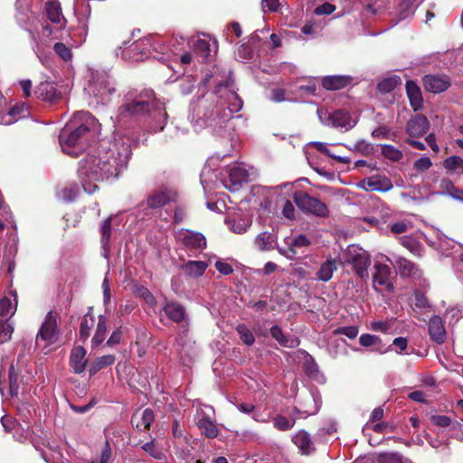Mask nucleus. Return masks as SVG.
<instances>
[{
    "mask_svg": "<svg viewBox=\"0 0 463 463\" xmlns=\"http://www.w3.org/2000/svg\"><path fill=\"white\" fill-rule=\"evenodd\" d=\"M358 333L359 329L356 326H341L334 330V335H344L349 339H354L358 335Z\"/></svg>",
    "mask_w": 463,
    "mask_h": 463,
    "instance_id": "52",
    "label": "nucleus"
},
{
    "mask_svg": "<svg viewBox=\"0 0 463 463\" xmlns=\"http://www.w3.org/2000/svg\"><path fill=\"white\" fill-rule=\"evenodd\" d=\"M398 83V80L396 78H388L381 80L378 83V90L382 92H391L393 90Z\"/></svg>",
    "mask_w": 463,
    "mask_h": 463,
    "instance_id": "55",
    "label": "nucleus"
},
{
    "mask_svg": "<svg viewBox=\"0 0 463 463\" xmlns=\"http://www.w3.org/2000/svg\"><path fill=\"white\" fill-rule=\"evenodd\" d=\"M92 307H90L88 313L83 317L80 326V336L82 339H87L94 325V317L92 315Z\"/></svg>",
    "mask_w": 463,
    "mask_h": 463,
    "instance_id": "34",
    "label": "nucleus"
},
{
    "mask_svg": "<svg viewBox=\"0 0 463 463\" xmlns=\"http://www.w3.org/2000/svg\"><path fill=\"white\" fill-rule=\"evenodd\" d=\"M318 402L313 395H308L300 407H294V413L298 418H307L316 414L319 410Z\"/></svg>",
    "mask_w": 463,
    "mask_h": 463,
    "instance_id": "21",
    "label": "nucleus"
},
{
    "mask_svg": "<svg viewBox=\"0 0 463 463\" xmlns=\"http://www.w3.org/2000/svg\"><path fill=\"white\" fill-rule=\"evenodd\" d=\"M429 333L430 338L437 344H442L446 340V330L442 319L435 316L430 320Z\"/></svg>",
    "mask_w": 463,
    "mask_h": 463,
    "instance_id": "20",
    "label": "nucleus"
},
{
    "mask_svg": "<svg viewBox=\"0 0 463 463\" xmlns=\"http://www.w3.org/2000/svg\"><path fill=\"white\" fill-rule=\"evenodd\" d=\"M58 314L54 311H49L43 322L37 335L36 345L47 347L54 344L59 338V329L57 325Z\"/></svg>",
    "mask_w": 463,
    "mask_h": 463,
    "instance_id": "6",
    "label": "nucleus"
},
{
    "mask_svg": "<svg viewBox=\"0 0 463 463\" xmlns=\"http://www.w3.org/2000/svg\"><path fill=\"white\" fill-rule=\"evenodd\" d=\"M429 121L426 117L417 114L407 123L406 131L410 137H419L429 130Z\"/></svg>",
    "mask_w": 463,
    "mask_h": 463,
    "instance_id": "16",
    "label": "nucleus"
},
{
    "mask_svg": "<svg viewBox=\"0 0 463 463\" xmlns=\"http://www.w3.org/2000/svg\"><path fill=\"white\" fill-rule=\"evenodd\" d=\"M119 116H141L148 113L150 128L153 131L163 130L166 123L167 114L164 104L156 101L154 92L146 90L132 100H128L119 108Z\"/></svg>",
    "mask_w": 463,
    "mask_h": 463,
    "instance_id": "3",
    "label": "nucleus"
},
{
    "mask_svg": "<svg viewBox=\"0 0 463 463\" xmlns=\"http://www.w3.org/2000/svg\"><path fill=\"white\" fill-rule=\"evenodd\" d=\"M142 449L156 459L162 460L165 458L163 449L154 440L142 445Z\"/></svg>",
    "mask_w": 463,
    "mask_h": 463,
    "instance_id": "40",
    "label": "nucleus"
},
{
    "mask_svg": "<svg viewBox=\"0 0 463 463\" xmlns=\"http://www.w3.org/2000/svg\"><path fill=\"white\" fill-rule=\"evenodd\" d=\"M356 123V118H352L348 112L341 109L328 114L325 121L326 125L344 128L345 131L353 128Z\"/></svg>",
    "mask_w": 463,
    "mask_h": 463,
    "instance_id": "13",
    "label": "nucleus"
},
{
    "mask_svg": "<svg viewBox=\"0 0 463 463\" xmlns=\"http://www.w3.org/2000/svg\"><path fill=\"white\" fill-rule=\"evenodd\" d=\"M430 420L434 425L440 428L449 427L453 423L452 419L445 415H433L430 417Z\"/></svg>",
    "mask_w": 463,
    "mask_h": 463,
    "instance_id": "57",
    "label": "nucleus"
},
{
    "mask_svg": "<svg viewBox=\"0 0 463 463\" xmlns=\"http://www.w3.org/2000/svg\"><path fill=\"white\" fill-rule=\"evenodd\" d=\"M351 81L348 76L334 75L326 76L322 80V85L328 90H337L347 86Z\"/></svg>",
    "mask_w": 463,
    "mask_h": 463,
    "instance_id": "26",
    "label": "nucleus"
},
{
    "mask_svg": "<svg viewBox=\"0 0 463 463\" xmlns=\"http://www.w3.org/2000/svg\"><path fill=\"white\" fill-rule=\"evenodd\" d=\"M30 33L36 43L37 49L41 50L43 45H47L49 43L52 34V29L49 24H43L41 33H39L37 35H35L34 33L31 31Z\"/></svg>",
    "mask_w": 463,
    "mask_h": 463,
    "instance_id": "33",
    "label": "nucleus"
},
{
    "mask_svg": "<svg viewBox=\"0 0 463 463\" xmlns=\"http://www.w3.org/2000/svg\"><path fill=\"white\" fill-rule=\"evenodd\" d=\"M13 332L14 328L8 321L0 319V343L10 340Z\"/></svg>",
    "mask_w": 463,
    "mask_h": 463,
    "instance_id": "50",
    "label": "nucleus"
},
{
    "mask_svg": "<svg viewBox=\"0 0 463 463\" xmlns=\"http://www.w3.org/2000/svg\"><path fill=\"white\" fill-rule=\"evenodd\" d=\"M270 237V234L268 232L260 233L255 239L256 246L261 250L269 248L271 244Z\"/></svg>",
    "mask_w": 463,
    "mask_h": 463,
    "instance_id": "56",
    "label": "nucleus"
},
{
    "mask_svg": "<svg viewBox=\"0 0 463 463\" xmlns=\"http://www.w3.org/2000/svg\"><path fill=\"white\" fill-rule=\"evenodd\" d=\"M215 268L220 273L223 275H229L233 271V269L230 264L221 260H217L215 262Z\"/></svg>",
    "mask_w": 463,
    "mask_h": 463,
    "instance_id": "64",
    "label": "nucleus"
},
{
    "mask_svg": "<svg viewBox=\"0 0 463 463\" xmlns=\"http://www.w3.org/2000/svg\"><path fill=\"white\" fill-rule=\"evenodd\" d=\"M310 245V241L308 238L304 234H299L297 237H295L291 241L292 247H307Z\"/></svg>",
    "mask_w": 463,
    "mask_h": 463,
    "instance_id": "61",
    "label": "nucleus"
},
{
    "mask_svg": "<svg viewBox=\"0 0 463 463\" xmlns=\"http://www.w3.org/2000/svg\"><path fill=\"white\" fill-rule=\"evenodd\" d=\"M129 156L128 146L123 145L117 156L114 150L110 149L98 157L89 156L81 160L79 167V176L81 179L83 189L91 194L97 188L96 184H90L91 182L117 177L127 165Z\"/></svg>",
    "mask_w": 463,
    "mask_h": 463,
    "instance_id": "1",
    "label": "nucleus"
},
{
    "mask_svg": "<svg viewBox=\"0 0 463 463\" xmlns=\"http://www.w3.org/2000/svg\"><path fill=\"white\" fill-rule=\"evenodd\" d=\"M113 78L105 71H96L90 73L85 91L97 99V102L105 103L109 96L115 92Z\"/></svg>",
    "mask_w": 463,
    "mask_h": 463,
    "instance_id": "5",
    "label": "nucleus"
},
{
    "mask_svg": "<svg viewBox=\"0 0 463 463\" xmlns=\"http://www.w3.org/2000/svg\"><path fill=\"white\" fill-rule=\"evenodd\" d=\"M385 259L395 267L398 273L402 277L420 279L422 276L421 270L415 263L402 256L392 254V259L387 256H385Z\"/></svg>",
    "mask_w": 463,
    "mask_h": 463,
    "instance_id": "11",
    "label": "nucleus"
},
{
    "mask_svg": "<svg viewBox=\"0 0 463 463\" xmlns=\"http://www.w3.org/2000/svg\"><path fill=\"white\" fill-rule=\"evenodd\" d=\"M88 359L86 358V350L82 346H75L71 350L70 357V364L75 373H81L84 372Z\"/></svg>",
    "mask_w": 463,
    "mask_h": 463,
    "instance_id": "18",
    "label": "nucleus"
},
{
    "mask_svg": "<svg viewBox=\"0 0 463 463\" xmlns=\"http://www.w3.org/2000/svg\"><path fill=\"white\" fill-rule=\"evenodd\" d=\"M136 420L137 428L140 430H145L149 429L151 424L154 421V412L151 409H146L142 412V415L140 418H137V416L133 419L132 421Z\"/></svg>",
    "mask_w": 463,
    "mask_h": 463,
    "instance_id": "36",
    "label": "nucleus"
},
{
    "mask_svg": "<svg viewBox=\"0 0 463 463\" xmlns=\"http://www.w3.org/2000/svg\"><path fill=\"white\" fill-rule=\"evenodd\" d=\"M115 363V356L112 354H106L100 357H98L93 364L90 365V374H95L99 370L111 365Z\"/></svg>",
    "mask_w": 463,
    "mask_h": 463,
    "instance_id": "38",
    "label": "nucleus"
},
{
    "mask_svg": "<svg viewBox=\"0 0 463 463\" xmlns=\"http://www.w3.org/2000/svg\"><path fill=\"white\" fill-rule=\"evenodd\" d=\"M165 316L174 322L180 323L184 319L185 311L182 305L176 302H168L164 307Z\"/></svg>",
    "mask_w": 463,
    "mask_h": 463,
    "instance_id": "29",
    "label": "nucleus"
},
{
    "mask_svg": "<svg viewBox=\"0 0 463 463\" xmlns=\"http://www.w3.org/2000/svg\"><path fill=\"white\" fill-rule=\"evenodd\" d=\"M443 166L449 172L463 174V158L451 156L443 161Z\"/></svg>",
    "mask_w": 463,
    "mask_h": 463,
    "instance_id": "39",
    "label": "nucleus"
},
{
    "mask_svg": "<svg viewBox=\"0 0 463 463\" xmlns=\"http://www.w3.org/2000/svg\"><path fill=\"white\" fill-rule=\"evenodd\" d=\"M432 163L428 156H422L414 163V168L418 171L428 170Z\"/></svg>",
    "mask_w": 463,
    "mask_h": 463,
    "instance_id": "60",
    "label": "nucleus"
},
{
    "mask_svg": "<svg viewBox=\"0 0 463 463\" xmlns=\"http://www.w3.org/2000/svg\"><path fill=\"white\" fill-rule=\"evenodd\" d=\"M95 118L86 111L75 113L59 136L61 150L71 156H78L86 147Z\"/></svg>",
    "mask_w": 463,
    "mask_h": 463,
    "instance_id": "2",
    "label": "nucleus"
},
{
    "mask_svg": "<svg viewBox=\"0 0 463 463\" xmlns=\"http://www.w3.org/2000/svg\"><path fill=\"white\" fill-rule=\"evenodd\" d=\"M53 50L63 61H68L71 60V51L64 43H56L53 46Z\"/></svg>",
    "mask_w": 463,
    "mask_h": 463,
    "instance_id": "54",
    "label": "nucleus"
},
{
    "mask_svg": "<svg viewBox=\"0 0 463 463\" xmlns=\"http://www.w3.org/2000/svg\"><path fill=\"white\" fill-rule=\"evenodd\" d=\"M241 341L250 346L255 342V337L250 330L245 325H239L236 328Z\"/></svg>",
    "mask_w": 463,
    "mask_h": 463,
    "instance_id": "46",
    "label": "nucleus"
},
{
    "mask_svg": "<svg viewBox=\"0 0 463 463\" xmlns=\"http://www.w3.org/2000/svg\"><path fill=\"white\" fill-rule=\"evenodd\" d=\"M270 334L273 338H275L281 345L291 347L293 345V341L288 340V337L283 334L280 327L278 326H274L270 329Z\"/></svg>",
    "mask_w": 463,
    "mask_h": 463,
    "instance_id": "47",
    "label": "nucleus"
},
{
    "mask_svg": "<svg viewBox=\"0 0 463 463\" xmlns=\"http://www.w3.org/2000/svg\"><path fill=\"white\" fill-rule=\"evenodd\" d=\"M181 240L188 249L198 250L203 249L206 246L204 236L199 232L185 231L182 234Z\"/></svg>",
    "mask_w": 463,
    "mask_h": 463,
    "instance_id": "23",
    "label": "nucleus"
},
{
    "mask_svg": "<svg viewBox=\"0 0 463 463\" xmlns=\"http://www.w3.org/2000/svg\"><path fill=\"white\" fill-rule=\"evenodd\" d=\"M383 156L393 162H398L402 158V152L392 145H383L382 146Z\"/></svg>",
    "mask_w": 463,
    "mask_h": 463,
    "instance_id": "42",
    "label": "nucleus"
},
{
    "mask_svg": "<svg viewBox=\"0 0 463 463\" xmlns=\"http://www.w3.org/2000/svg\"><path fill=\"white\" fill-rule=\"evenodd\" d=\"M292 440L302 454L308 455L315 450V446L311 440L310 435L305 430L297 432Z\"/></svg>",
    "mask_w": 463,
    "mask_h": 463,
    "instance_id": "25",
    "label": "nucleus"
},
{
    "mask_svg": "<svg viewBox=\"0 0 463 463\" xmlns=\"http://www.w3.org/2000/svg\"><path fill=\"white\" fill-rule=\"evenodd\" d=\"M336 269L337 264L335 260L328 259L321 263L320 268L316 273V279L323 282H327L332 279Z\"/></svg>",
    "mask_w": 463,
    "mask_h": 463,
    "instance_id": "27",
    "label": "nucleus"
},
{
    "mask_svg": "<svg viewBox=\"0 0 463 463\" xmlns=\"http://www.w3.org/2000/svg\"><path fill=\"white\" fill-rule=\"evenodd\" d=\"M108 329V320L103 315L98 317V324L95 334L91 339L92 348L98 347L104 342Z\"/></svg>",
    "mask_w": 463,
    "mask_h": 463,
    "instance_id": "30",
    "label": "nucleus"
},
{
    "mask_svg": "<svg viewBox=\"0 0 463 463\" xmlns=\"http://www.w3.org/2000/svg\"><path fill=\"white\" fill-rule=\"evenodd\" d=\"M370 328L373 331L386 333L391 328V324L386 321H373L371 323Z\"/></svg>",
    "mask_w": 463,
    "mask_h": 463,
    "instance_id": "59",
    "label": "nucleus"
},
{
    "mask_svg": "<svg viewBox=\"0 0 463 463\" xmlns=\"http://www.w3.org/2000/svg\"><path fill=\"white\" fill-rule=\"evenodd\" d=\"M359 343L362 346L372 347L373 351L378 352L380 354H383L386 352V349L383 345L382 339L377 335L371 334H363L359 337Z\"/></svg>",
    "mask_w": 463,
    "mask_h": 463,
    "instance_id": "31",
    "label": "nucleus"
},
{
    "mask_svg": "<svg viewBox=\"0 0 463 463\" xmlns=\"http://www.w3.org/2000/svg\"><path fill=\"white\" fill-rule=\"evenodd\" d=\"M252 221L250 217H234L226 220L229 229L237 234H242L251 226Z\"/></svg>",
    "mask_w": 463,
    "mask_h": 463,
    "instance_id": "28",
    "label": "nucleus"
},
{
    "mask_svg": "<svg viewBox=\"0 0 463 463\" xmlns=\"http://www.w3.org/2000/svg\"><path fill=\"white\" fill-rule=\"evenodd\" d=\"M354 150L360 152L364 156H368L373 152V146L372 144L362 139L354 144Z\"/></svg>",
    "mask_w": 463,
    "mask_h": 463,
    "instance_id": "58",
    "label": "nucleus"
},
{
    "mask_svg": "<svg viewBox=\"0 0 463 463\" xmlns=\"http://www.w3.org/2000/svg\"><path fill=\"white\" fill-rule=\"evenodd\" d=\"M16 309L15 306L12 305V302L7 298H3L0 299V316L7 317L14 314Z\"/></svg>",
    "mask_w": 463,
    "mask_h": 463,
    "instance_id": "53",
    "label": "nucleus"
},
{
    "mask_svg": "<svg viewBox=\"0 0 463 463\" xmlns=\"http://www.w3.org/2000/svg\"><path fill=\"white\" fill-rule=\"evenodd\" d=\"M282 213L286 218H288L289 220H292L295 218V207L290 201L285 202L283 208H282Z\"/></svg>",
    "mask_w": 463,
    "mask_h": 463,
    "instance_id": "63",
    "label": "nucleus"
},
{
    "mask_svg": "<svg viewBox=\"0 0 463 463\" xmlns=\"http://www.w3.org/2000/svg\"><path fill=\"white\" fill-rule=\"evenodd\" d=\"M29 115L28 106L24 103H17L12 107L9 111L2 116L0 124L10 125L19 118H25Z\"/></svg>",
    "mask_w": 463,
    "mask_h": 463,
    "instance_id": "19",
    "label": "nucleus"
},
{
    "mask_svg": "<svg viewBox=\"0 0 463 463\" xmlns=\"http://www.w3.org/2000/svg\"><path fill=\"white\" fill-rule=\"evenodd\" d=\"M454 184L449 178H441L438 181V189L436 194L440 195H449V194L454 191Z\"/></svg>",
    "mask_w": 463,
    "mask_h": 463,
    "instance_id": "48",
    "label": "nucleus"
},
{
    "mask_svg": "<svg viewBox=\"0 0 463 463\" xmlns=\"http://www.w3.org/2000/svg\"><path fill=\"white\" fill-rule=\"evenodd\" d=\"M91 463H112V450L109 441H106L100 454L91 460Z\"/></svg>",
    "mask_w": 463,
    "mask_h": 463,
    "instance_id": "44",
    "label": "nucleus"
},
{
    "mask_svg": "<svg viewBox=\"0 0 463 463\" xmlns=\"http://www.w3.org/2000/svg\"><path fill=\"white\" fill-rule=\"evenodd\" d=\"M165 49V46L154 42V39L145 38L129 46L120 47V53L117 52V55L128 61H141L150 57L158 59L156 55H153V52H163Z\"/></svg>",
    "mask_w": 463,
    "mask_h": 463,
    "instance_id": "4",
    "label": "nucleus"
},
{
    "mask_svg": "<svg viewBox=\"0 0 463 463\" xmlns=\"http://www.w3.org/2000/svg\"><path fill=\"white\" fill-rule=\"evenodd\" d=\"M345 262L351 264L355 273L362 279L368 277L367 269L371 263L369 254L362 248L351 245L344 253Z\"/></svg>",
    "mask_w": 463,
    "mask_h": 463,
    "instance_id": "7",
    "label": "nucleus"
},
{
    "mask_svg": "<svg viewBox=\"0 0 463 463\" xmlns=\"http://www.w3.org/2000/svg\"><path fill=\"white\" fill-rule=\"evenodd\" d=\"M45 10L49 20L54 24H61L64 17L61 14V5L58 0H48Z\"/></svg>",
    "mask_w": 463,
    "mask_h": 463,
    "instance_id": "32",
    "label": "nucleus"
},
{
    "mask_svg": "<svg viewBox=\"0 0 463 463\" xmlns=\"http://www.w3.org/2000/svg\"><path fill=\"white\" fill-rule=\"evenodd\" d=\"M207 268L204 261L190 260L184 265L185 272L193 277L202 276Z\"/></svg>",
    "mask_w": 463,
    "mask_h": 463,
    "instance_id": "35",
    "label": "nucleus"
},
{
    "mask_svg": "<svg viewBox=\"0 0 463 463\" xmlns=\"http://www.w3.org/2000/svg\"><path fill=\"white\" fill-rule=\"evenodd\" d=\"M406 92L412 109L415 111L420 110L423 105V99L419 86L413 80H408L406 82Z\"/></svg>",
    "mask_w": 463,
    "mask_h": 463,
    "instance_id": "24",
    "label": "nucleus"
},
{
    "mask_svg": "<svg viewBox=\"0 0 463 463\" xmlns=\"http://www.w3.org/2000/svg\"><path fill=\"white\" fill-rule=\"evenodd\" d=\"M194 51L195 53L200 55L203 59H205L210 54V43L203 39H197L194 43Z\"/></svg>",
    "mask_w": 463,
    "mask_h": 463,
    "instance_id": "45",
    "label": "nucleus"
},
{
    "mask_svg": "<svg viewBox=\"0 0 463 463\" xmlns=\"http://www.w3.org/2000/svg\"><path fill=\"white\" fill-rule=\"evenodd\" d=\"M121 337H122L121 330L119 328L114 330L107 341V345L113 347V346L118 345L121 341Z\"/></svg>",
    "mask_w": 463,
    "mask_h": 463,
    "instance_id": "62",
    "label": "nucleus"
},
{
    "mask_svg": "<svg viewBox=\"0 0 463 463\" xmlns=\"http://www.w3.org/2000/svg\"><path fill=\"white\" fill-rule=\"evenodd\" d=\"M401 244L407 248L411 252L414 254H419L420 244L419 242L411 236H402L400 238Z\"/></svg>",
    "mask_w": 463,
    "mask_h": 463,
    "instance_id": "49",
    "label": "nucleus"
},
{
    "mask_svg": "<svg viewBox=\"0 0 463 463\" xmlns=\"http://www.w3.org/2000/svg\"><path fill=\"white\" fill-rule=\"evenodd\" d=\"M235 99H237L236 102L233 103L231 107H228L227 109H225L223 110V115L220 118V124L225 123L227 126L230 125V121L232 118V114L234 112H238L241 109V107H242L241 100L237 99L236 96H235Z\"/></svg>",
    "mask_w": 463,
    "mask_h": 463,
    "instance_id": "41",
    "label": "nucleus"
},
{
    "mask_svg": "<svg viewBox=\"0 0 463 463\" xmlns=\"http://www.w3.org/2000/svg\"><path fill=\"white\" fill-rule=\"evenodd\" d=\"M295 419H288L284 416L279 415L274 418L273 425L279 430L285 431L292 429L293 426L295 425Z\"/></svg>",
    "mask_w": 463,
    "mask_h": 463,
    "instance_id": "43",
    "label": "nucleus"
},
{
    "mask_svg": "<svg viewBox=\"0 0 463 463\" xmlns=\"http://www.w3.org/2000/svg\"><path fill=\"white\" fill-rule=\"evenodd\" d=\"M36 95L47 101H55L61 97V92L57 90L53 82H41L35 91Z\"/></svg>",
    "mask_w": 463,
    "mask_h": 463,
    "instance_id": "22",
    "label": "nucleus"
},
{
    "mask_svg": "<svg viewBox=\"0 0 463 463\" xmlns=\"http://www.w3.org/2000/svg\"><path fill=\"white\" fill-rule=\"evenodd\" d=\"M423 85L426 91L440 93L445 91L450 86V81L445 75L430 74L423 78Z\"/></svg>",
    "mask_w": 463,
    "mask_h": 463,
    "instance_id": "15",
    "label": "nucleus"
},
{
    "mask_svg": "<svg viewBox=\"0 0 463 463\" xmlns=\"http://www.w3.org/2000/svg\"><path fill=\"white\" fill-rule=\"evenodd\" d=\"M178 193L172 187L161 186L150 193L146 198V206L150 209L161 208L168 203H176Z\"/></svg>",
    "mask_w": 463,
    "mask_h": 463,
    "instance_id": "9",
    "label": "nucleus"
},
{
    "mask_svg": "<svg viewBox=\"0 0 463 463\" xmlns=\"http://www.w3.org/2000/svg\"><path fill=\"white\" fill-rule=\"evenodd\" d=\"M293 200L298 207L304 212L317 217H327L329 214V211L324 203L303 191L294 193Z\"/></svg>",
    "mask_w": 463,
    "mask_h": 463,
    "instance_id": "8",
    "label": "nucleus"
},
{
    "mask_svg": "<svg viewBox=\"0 0 463 463\" xmlns=\"http://www.w3.org/2000/svg\"><path fill=\"white\" fill-rule=\"evenodd\" d=\"M374 273L373 275V287L380 293L390 292L393 288L391 269L388 265L375 262Z\"/></svg>",
    "mask_w": 463,
    "mask_h": 463,
    "instance_id": "10",
    "label": "nucleus"
},
{
    "mask_svg": "<svg viewBox=\"0 0 463 463\" xmlns=\"http://www.w3.org/2000/svg\"><path fill=\"white\" fill-rule=\"evenodd\" d=\"M377 463H403V456L399 452L386 451L376 454Z\"/></svg>",
    "mask_w": 463,
    "mask_h": 463,
    "instance_id": "37",
    "label": "nucleus"
},
{
    "mask_svg": "<svg viewBox=\"0 0 463 463\" xmlns=\"http://www.w3.org/2000/svg\"><path fill=\"white\" fill-rule=\"evenodd\" d=\"M358 186L365 191L388 192L393 185L390 178L383 175H373L362 180Z\"/></svg>",
    "mask_w": 463,
    "mask_h": 463,
    "instance_id": "14",
    "label": "nucleus"
},
{
    "mask_svg": "<svg viewBox=\"0 0 463 463\" xmlns=\"http://www.w3.org/2000/svg\"><path fill=\"white\" fill-rule=\"evenodd\" d=\"M248 171L241 165H234L230 167L228 175L223 177L222 182L225 188L230 191H238L243 183L247 181Z\"/></svg>",
    "mask_w": 463,
    "mask_h": 463,
    "instance_id": "12",
    "label": "nucleus"
},
{
    "mask_svg": "<svg viewBox=\"0 0 463 463\" xmlns=\"http://www.w3.org/2000/svg\"><path fill=\"white\" fill-rule=\"evenodd\" d=\"M196 424L201 430V433L209 439H213L218 436L219 430L213 420L206 416L203 411L197 412Z\"/></svg>",
    "mask_w": 463,
    "mask_h": 463,
    "instance_id": "17",
    "label": "nucleus"
},
{
    "mask_svg": "<svg viewBox=\"0 0 463 463\" xmlns=\"http://www.w3.org/2000/svg\"><path fill=\"white\" fill-rule=\"evenodd\" d=\"M111 222L112 217H109L106 219L101 224V243L103 246H107L109 244L111 234Z\"/></svg>",
    "mask_w": 463,
    "mask_h": 463,
    "instance_id": "51",
    "label": "nucleus"
}]
</instances>
